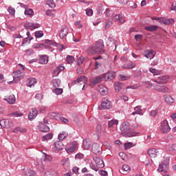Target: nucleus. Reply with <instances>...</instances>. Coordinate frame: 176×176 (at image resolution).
I'll return each instance as SVG.
<instances>
[{
	"label": "nucleus",
	"mask_w": 176,
	"mask_h": 176,
	"mask_svg": "<svg viewBox=\"0 0 176 176\" xmlns=\"http://www.w3.org/2000/svg\"><path fill=\"white\" fill-rule=\"evenodd\" d=\"M121 131L125 133L126 137H135L138 133L130 131V124L129 122H122L120 127Z\"/></svg>",
	"instance_id": "nucleus-1"
},
{
	"label": "nucleus",
	"mask_w": 176,
	"mask_h": 176,
	"mask_svg": "<svg viewBox=\"0 0 176 176\" xmlns=\"http://www.w3.org/2000/svg\"><path fill=\"white\" fill-rule=\"evenodd\" d=\"M94 46L95 47V49H96V52H98V54H102L104 53V41L99 40L96 41Z\"/></svg>",
	"instance_id": "nucleus-2"
},
{
	"label": "nucleus",
	"mask_w": 176,
	"mask_h": 176,
	"mask_svg": "<svg viewBox=\"0 0 176 176\" xmlns=\"http://www.w3.org/2000/svg\"><path fill=\"white\" fill-rule=\"evenodd\" d=\"M171 128H170V125H168V121L167 120H164L161 122V131L163 133H170Z\"/></svg>",
	"instance_id": "nucleus-3"
},
{
	"label": "nucleus",
	"mask_w": 176,
	"mask_h": 176,
	"mask_svg": "<svg viewBox=\"0 0 176 176\" xmlns=\"http://www.w3.org/2000/svg\"><path fill=\"white\" fill-rule=\"evenodd\" d=\"M87 82V78L85 76H81L78 77L76 80L72 82L73 85H83L82 90H85V83Z\"/></svg>",
	"instance_id": "nucleus-4"
},
{
	"label": "nucleus",
	"mask_w": 176,
	"mask_h": 176,
	"mask_svg": "<svg viewBox=\"0 0 176 176\" xmlns=\"http://www.w3.org/2000/svg\"><path fill=\"white\" fill-rule=\"evenodd\" d=\"M76 148H78V142H71L65 148L67 153H74L75 151H76Z\"/></svg>",
	"instance_id": "nucleus-5"
},
{
	"label": "nucleus",
	"mask_w": 176,
	"mask_h": 176,
	"mask_svg": "<svg viewBox=\"0 0 176 176\" xmlns=\"http://www.w3.org/2000/svg\"><path fill=\"white\" fill-rule=\"evenodd\" d=\"M63 146H64V144H63V142L59 140L56 143H54L52 147V151L55 152V153H58L60 151H63Z\"/></svg>",
	"instance_id": "nucleus-6"
},
{
	"label": "nucleus",
	"mask_w": 176,
	"mask_h": 176,
	"mask_svg": "<svg viewBox=\"0 0 176 176\" xmlns=\"http://www.w3.org/2000/svg\"><path fill=\"white\" fill-rule=\"evenodd\" d=\"M112 108V102L107 98H104L101 103L102 109H111Z\"/></svg>",
	"instance_id": "nucleus-7"
},
{
	"label": "nucleus",
	"mask_w": 176,
	"mask_h": 176,
	"mask_svg": "<svg viewBox=\"0 0 176 176\" xmlns=\"http://www.w3.org/2000/svg\"><path fill=\"white\" fill-rule=\"evenodd\" d=\"M93 160L94 162H95L96 164L98 166L99 168H104V167H105L104 160L100 157H95L93 158Z\"/></svg>",
	"instance_id": "nucleus-8"
},
{
	"label": "nucleus",
	"mask_w": 176,
	"mask_h": 176,
	"mask_svg": "<svg viewBox=\"0 0 176 176\" xmlns=\"http://www.w3.org/2000/svg\"><path fill=\"white\" fill-rule=\"evenodd\" d=\"M168 167V164H164V163L160 164L159 166V168H157V171L158 173H160V172L164 173L162 175L168 176V175L166 174L167 173V170H167Z\"/></svg>",
	"instance_id": "nucleus-9"
},
{
	"label": "nucleus",
	"mask_w": 176,
	"mask_h": 176,
	"mask_svg": "<svg viewBox=\"0 0 176 176\" xmlns=\"http://www.w3.org/2000/svg\"><path fill=\"white\" fill-rule=\"evenodd\" d=\"M69 29L66 25L62 26L60 32L59 33V37L60 39H64L67 35H68V31Z\"/></svg>",
	"instance_id": "nucleus-10"
},
{
	"label": "nucleus",
	"mask_w": 176,
	"mask_h": 176,
	"mask_svg": "<svg viewBox=\"0 0 176 176\" xmlns=\"http://www.w3.org/2000/svg\"><path fill=\"white\" fill-rule=\"evenodd\" d=\"M156 54V52H155L153 50H146L143 53V56L146 57V58H149V60H152L155 58V56Z\"/></svg>",
	"instance_id": "nucleus-11"
},
{
	"label": "nucleus",
	"mask_w": 176,
	"mask_h": 176,
	"mask_svg": "<svg viewBox=\"0 0 176 176\" xmlns=\"http://www.w3.org/2000/svg\"><path fill=\"white\" fill-rule=\"evenodd\" d=\"M168 80V76H161L158 77L156 80H154V81L156 83H159V85H164V83H167Z\"/></svg>",
	"instance_id": "nucleus-12"
},
{
	"label": "nucleus",
	"mask_w": 176,
	"mask_h": 176,
	"mask_svg": "<svg viewBox=\"0 0 176 176\" xmlns=\"http://www.w3.org/2000/svg\"><path fill=\"white\" fill-rule=\"evenodd\" d=\"M102 148L100 144L95 143L92 144V152L95 155H100L101 153Z\"/></svg>",
	"instance_id": "nucleus-13"
},
{
	"label": "nucleus",
	"mask_w": 176,
	"mask_h": 176,
	"mask_svg": "<svg viewBox=\"0 0 176 176\" xmlns=\"http://www.w3.org/2000/svg\"><path fill=\"white\" fill-rule=\"evenodd\" d=\"M38 129L42 133H49L50 131V128H49L46 124L43 122L39 123Z\"/></svg>",
	"instance_id": "nucleus-14"
},
{
	"label": "nucleus",
	"mask_w": 176,
	"mask_h": 176,
	"mask_svg": "<svg viewBox=\"0 0 176 176\" xmlns=\"http://www.w3.org/2000/svg\"><path fill=\"white\" fill-rule=\"evenodd\" d=\"M44 174L45 176H56L57 175V172L52 168H47L44 170Z\"/></svg>",
	"instance_id": "nucleus-15"
},
{
	"label": "nucleus",
	"mask_w": 176,
	"mask_h": 176,
	"mask_svg": "<svg viewBox=\"0 0 176 176\" xmlns=\"http://www.w3.org/2000/svg\"><path fill=\"white\" fill-rule=\"evenodd\" d=\"M97 90L102 96H107L108 94V88L104 85H98Z\"/></svg>",
	"instance_id": "nucleus-16"
},
{
	"label": "nucleus",
	"mask_w": 176,
	"mask_h": 176,
	"mask_svg": "<svg viewBox=\"0 0 176 176\" xmlns=\"http://www.w3.org/2000/svg\"><path fill=\"white\" fill-rule=\"evenodd\" d=\"M38 116V110L36 109H32V111L28 114L29 120H34Z\"/></svg>",
	"instance_id": "nucleus-17"
},
{
	"label": "nucleus",
	"mask_w": 176,
	"mask_h": 176,
	"mask_svg": "<svg viewBox=\"0 0 176 176\" xmlns=\"http://www.w3.org/2000/svg\"><path fill=\"white\" fill-rule=\"evenodd\" d=\"M148 155L150 156V157L155 159V157H157L158 155H160L159 150L151 148L148 151Z\"/></svg>",
	"instance_id": "nucleus-18"
},
{
	"label": "nucleus",
	"mask_w": 176,
	"mask_h": 176,
	"mask_svg": "<svg viewBox=\"0 0 176 176\" xmlns=\"http://www.w3.org/2000/svg\"><path fill=\"white\" fill-rule=\"evenodd\" d=\"M160 23L161 24H164V25H171L175 23L174 19H160Z\"/></svg>",
	"instance_id": "nucleus-19"
},
{
	"label": "nucleus",
	"mask_w": 176,
	"mask_h": 176,
	"mask_svg": "<svg viewBox=\"0 0 176 176\" xmlns=\"http://www.w3.org/2000/svg\"><path fill=\"white\" fill-rule=\"evenodd\" d=\"M3 100L8 104H13L16 102V96H14V95H10L7 98H4Z\"/></svg>",
	"instance_id": "nucleus-20"
},
{
	"label": "nucleus",
	"mask_w": 176,
	"mask_h": 176,
	"mask_svg": "<svg viewBox=\"0 0 176 176\" xmlns=\"http://www.w3.org/2000/svg\"><path fill=\"white\" fill-rule=\"evenodd\" d=\"M113 20L120 24H123L124 23V16L122 14H116L114 16Z\"/></svg>",
	"instance_id": "nucleus-21"
},
{
	"label": "nucleus",
	"mask_w": 176,
	"mask_h": 176,
	"mask_svg": "<svg viewBox=\"0 0 176 176\" xmlns=\"http://www.w3.org/2000/svg\"><path fill=\"white\" fill-rule=\"evenodd\" d=\"M137 66V63L135 62H129L126 64H124L122 65V68H124L125 69H133V68H135Z\"/></svg>",
	"instance_id": "nucleus-22"
},
{
	"label": "nucleus",
	"mask_w": 176,
	"mask_h": 176,
	"mask_svg": "<svg viewBox=\"0 0 176 176\" xmlns=\"http://www.w3.org/2000/svg\"><path fill=\"white\" fill-rule=\"evenodd\" d=\"M87 53L88 54H99L97 52V50L96 49V47L94 45L89 46L87 49Z\"/></svg>",
	"instance_id": "nucleus-23"
},
{
	"label": "nucleus",
	"mask_w": 176,
	"mask_h": 176,
	"mask_svg": "<svg viewBox=\"0 0 176 176\" xmlns=\"http://www.w3.org/2000/svg\"><path fill=\"white\" fill-rule=\"evenodd\" d=\"M90 146H91V141H90L89 139L84 140L82 143V148L87 151L90 149Z\"/></svg>",
	"instance_id": "nucleus-24"
},
{
	"label": "nucleus",
	"mask_w": 176,
	"mask_h": 176,
	"mask_svg": "<svg viewBox=\"0 0 176 176\" xmlns=\"http://www.w3.org/2000/svg\"><path fill=\"white\" fill-rule=\"evenodd\" d=\"M100 82H102V77L101 75L91 79V83H92V85H98Z\"/></svg>",
	"instance_id": "nucleus-25"
},
{
	"label": "nucleus",
	"mask_w": 176,
	"mask_h": 176,
	"mask_svg": "<svg viewBox=\"0 0 176 176\" xmlns=\"http://www.w3.org/2000/svg\"><path fill=\"white\" fill-rule=\"evenodd\" d=\"M23 78H24V76L23 75V72H21V71L17 70L14 72V78L21 80Z\"/></svg>",
	"instance_id": "nucleus-26"
},
{
	"label": "nucleus",
	"mask_w": 176,
	"mask_h": 176,
	"mask_svg": "<svg viewBox=\"0 0 176 176\" xmlns=\"http://www.w3.org/2000/svg\"><path fill=\"white\" fill-rule=\"evenodd\" d=\"M9 120H0V126L3 127V129H9L10 125H9Z\"/></svg>",
	"instance_id": "nucleus-27"
},
{
	"label": "nucleus",
	"mask_w": 176,
	"mask_h": 176,
	"mask_svg": "<svg viewBox=\"0 0 176 176\" xmlns=\"http://www.w3.org/2000/svg\"><path fill=\"white\" fill-rule=\"evenodd\" d=\"M65 67L63 65H58L56 67V69L54 70L53 72V75L54 76H58L60 74V72H61V71H64Z\"/></svg>",
	"instance_id": "nucleus-28"
},
{
	"label": "nucleus",
	"mask_w": 176,
	"mask_h": 176,
	"mask_svg": "<svg viewBox=\"0 0 176 176\" xmlns=\"http://www.w3.org/2000/svg\"><path fill=\"white\" fill-rule=\"evenodd\" d=\"M164 98L165 100V102L166 104H174L175 100L170 95H164Z\"/></svg>",
	"instance_id": "nucleus-29"
},
{
	"label": "nucleus",
	"mask_w": 176,
	"mask_h": 176,
	"mask_svg": "<svg viewBox=\"0 0 176 176\" xmlns=\"http://www.w3.org/2000/svg\"><path fill=\"white\" fill-rule=\"evenodd\" d=\"M131 170V168L129 165L124 164L122 166L120 173H122V174H127V173H130Z\"/></svg>",
	"instance_id": "nucleus-30"
},
{
	"label": "nucleus",
	"mask_w": 176,
	"mask_h": 176,
	"mask_svg": "<svg viewBox=\"0 0 176 176\" xmlns=\"http://www.w3.org/2000/svg\"><path fill=\"white\" fill-rule=\"evenodd\" d=\"M23 176H35V171L31 169L24 170Z\"/></svg>",
	"instance_id": "nucleus-31"
},
{
	"label": "nucleus",
	"mask_w": 176,
	"mask_h": 176,
	"mask_svg": "<svg viewBox=\"0 0 176 176\" xmlns=\"http://www.w3.org/2000/svg\"><path fill=\"white\" fill-rule=\"evenodd\" d=\"M123 86H124V85L120 82L114 83V89H115L116 91H120V90L122 89V87H123Z\"/></svg>",
	"instance_id": "nucleus-32"
},
{
	"label": "nucleus",
	"mask_w": 176,
	"mask_h": 176,
	"mask_svg": "<svg viewBox=\"0 0 176 176\" xmlns=\"http://www.w3.org/2000/svg\"><path fill=\"white\" fill-rule=\"evenodd\" d=\"M12 132L14 133H21V134L24 133H27V129L25 128H21V127H16L13 129Z\"/></svg>",
	"instance_id": "nucleus-33"
},
{
	"label": "nucleus",
	"mask_w": 176,
	"mask_h": 176,
	"mask_svg": "<svg viewBox=\"0 0 176 176\" xmlns=\"http://www.w3.org/2000/svg\"><path fill=\"white\" fill-rule=\"evenodd\" d=\"M36 84V78H31L28 79V86L29 87H32L35 86Z\"/></svg>",
	"instance_id": "nucleus-34"
},
{
	"label": "nucleus",
	"mask_w": 176,
	"mask_h": 176,
	"mask_svg": "<svg viewBox=\"0 0 176 176\" xmlns=\"http://www.w3.org/2000/svg\"><path fill=\"white\" fill-rule=\"evenodd\" d=\"M48 62H49V57H47V56L44 55L41 56L40 61H39L40 64H47Z\"/></svg>",
	"instance_id": "nucleus-35"
},
{
	"label": "nucleus",
	"mask_w": 176,
	"mask_h": 176,
	"mask_svg": "<svg viewBox=\"0 0 176 176\" xmlns=\"http://www.w3.org/2000/svg\"><path fill=\"white\" fill-rule=\"evenodd\" d=\"M33 49H41L45 47V49H49V45H45L43 43H37L32 45Z\"/></svg>",
	"instance_id": "nucleus-36"
},
{
	"label": "nucleus",
	"mask_w": 176,
	"mask_h": 176,
	"mask_svg": "<svg viewBox=\"0 0 176 176\" xmlns=\"http://www.w3.org/2000/svg\"><path fill=\"white\" fill-rule=\"evenodd\" d=\"M67 137H68V133H67V132H62V133H59L58 135V138L59 141H63V140H65V138H67Z\"/></svg>",
	"instance_id": "nucleus-37"
},
{
	"label": "nucleus",
	"mask_w": 176,
	"mask_h": 176,
	"mask_svg": "<svg viewBox=\"0 0 176 176\" xmlns=\"http://www.w3.org/2000/svg\"><path fill=\"white\" fill-rule=\"evenodd\" d=\"M144 30L149 31L150 32H153L157 30V25L146 26Z\"/></svg>",
	"instance_id": "nucleus-38"
},
{
	"label": "nucleus",
	"mask_w": 176,
	"mask_h": 176,
	"mask_svg": "<svg viewBox=\"0 0 176 176\" xmlns=\"http://www.w3.org/2000/svg\"><path fill=\"white\" fill-rule=\"evenodd\" d=\"M53 138V133H49L48 134L43 135L41 138L42 141H49V140H52Z\"/></svg>",
	"instance_id": "nucleus-39"
},
{
	"label": "nucleus",
	"mask_w": 176,
	"mask_h": 176,
	"mask_svg": "<svg viewBox=\"0 0 176 176\" xmlns=\"http://www.w3.org/2000/svg\"><path fill=\"white\" fill-rule=\"evenodd\" d=\"M52 84L54 87H60V85H61V80L58 78H56L52 80Z\"/></svg>",
	"instance_id": "nucleus-40"
},
{
	"label": "nucleus",
	"mask_w": 176,
	"mask_h": 176,
	"mask_svg": "<svg viewBox=\"0 0 176 176\" xmlns=\"http://www.w3.org/2000/svg\"><path fill=\"white\" fill-rule=\"evenodd\" d=\"M160 93H171V90L166 86H161Z\"/></svg>",
	"instance_id": "nucleus-41"
},
{
	"label": "nucleus",
	"mask_w": 176,
	"mask_h": 176,
	"mask_svg": "<svg viewBox=\"0 0 176 176\" xmlns=\"http://www.w3.org/2000/svg\"><path fill=\"white\" fill-rule=\"evenodd\" d=\"M60 164H62V166H64V167H68V166H69V159L66 158L60 162Z\"/></svg>",
	"instance_id": "nucleus-42"
},
{
	"label": "nucleus",
	"mask_w": 176,
	"mask_h": 176,
	"mask_svg": "<svg viewBox=\"0 0 176 176\" xmlns=\"http://www.w3.org/2000/svg\"><path fill=\"white\" fill-rule=\"evenodd\" d=\"M25 14L26 16H34V10L31 8H26L25 10Z\"/></svg>",
	"instance_id": "nucleus-43"
},
{
	"label": "nucleus",
	"mask_w": 176,
	"mask_h": 176,
	"mask_svg": "<svg viewBox=\"0 0 176 176\" xmlns=\"http://www.w3.org/2000/svg\"><path fill=\"white\" fill-rule=\"evenodd\" d=\"M118 78H119L120 80H129V79H130V76L120 74Z\"/></svg>",
	"instance_id": "nucleus-44"
},
{
	"label": "nucleus",
	"mask_w": 176,
	"mask_h": 176,
	"mask_svg": "<svg viewBox=\"0 0 176 176\" xmlns=\"http://www.w3.org/2000/svg\"><path fill=\"white\" fill-rule=\"evenodd\" d=\"M89 167L91 168V170H94V171H98L100 168L98 167V166L94 164V163L91 162L89 164Z\"/></svg>",
	"instance_id": "nucleus-45"
},
{
	"label": "nucleus",
	"mask_w": 176,
	"mask_h": 176,
	"mask_svg": "<svg viewBox=\"0 0 176 176\" xmlns=\"http://www.w3.org/2000/svg\"><path fill=\"white\" fill-rule=\"evenodd\" d=\"M47 5H48V6H50V8H52V9H54V8H56V3H54V0L47 1Z\"/></svg>",
	"instance_id": "nucleus-46"
},
{
	"label": "nucleus",
	"mask_w": 176,
	"mask_h": 176,
	"mask_svg": "<svg viewBox=\"0 0 176 176\" xmlns=\"http://www.w3.org/2000/svg\"><path fill=\"white\" fill-rule=\"evenodd\" d=\"M118 123L119 121H118V120H111L108 123V127H113L115 124H118Z\"/></svg>",
	"instance_id": "nucleus-47"
},
{
	"label": "nucleus",
	"mask_w": 176,
	"mask_h": 176,
	"mask_svg": "<svg viewBox=\"0 0 176 176\" xmlns=\"http://www.w3.org/2000/svg\"><path fill=\"white\" fill-rule=\"evenodd\" d=\"M66 61L67 63V64H72V63H74V61H75V58H74V56H67L66 58Z\"/></svg>",
	"instance_id": "nucleus-48"
},
{
	"label": "nucleus",
	"mask_w": 176,
	"mask_h": 176,
	"mask_svg": "<svg viewBox=\"0 0 176 176\" xmlns=\"http://www.w3.org/2000/svg\"><path fill=\"white\" fill-rule=\"evenodd\" d=\"M140 87H141V85H140L139 84H135L133 85L126 86V89H133V90H137V89Z\"/></svg>",
	"instance_id": "nucleus-49"
},
{
	"label": "nucleus",
	"mask_w": 176,
	"mask_h": 176,
	"mask_svg": "<svg viewBox=\"0 0 176 176\" xmlns=\"http://www.w3.org/2000/svg\"><path fill=\"white\" fill-rule=\"evenodd\" d=\"M53 93H55V94H56V96H60V94H63V89L56 87L53 90Z\"/></svg>",
	"instance_id": "nucleus-50"
},
{
	"label": "nucleus",
	"mask_w": 176,
	"mask_h": 176,
	"mask_svg": "<svg viewBox=\"0 0 176 176\" xmlns=\"http://www.w3.org/2000/svg\"><path fill=\"white\" fill-rule=\"evenodd\" d=\"M108 41H109V42H112L113 47H114L115 49H116V47H118V46L116 45V44L118 43V41H116V40H113V38L112 37H109Z\"/></svg>",
	"instance_id": "nucleus-51"
},
{
	"label": "nucleus",
	"mask_w": 176,
	"mask_h": 176,
	"mask_svg": "<svg viewBox=\"0 0 176 176\" xmlns=\"http://www.w3.org/2000/svg\"><path fill=\"white\" fill-rule=\"evenodd\" d=\"M150 72H151V74H153V75H160V71L155 69V68H152L151 67L149 69Z\"/></svg>",
	"instance_id": "nucleus-52"
},
{
	"label": "nucleus",
	"mask_w": 176,
	"mask_h": 176,
	"mask_svg": "<svg viewBox=\"0 0 176 176\" xmlns=\"http://www.w3.org/2000/svg\"><path fill=\"white\" fill-rule=\"evenodd\" d=\"M104 28L105 30H108L111 25H112V22L109 19H107L104 22Z\"/></svg>",
	"instance_id": "nucleus-53"
},
{
	"label": "nucleus",
	"mask_w": 176,
	"mask_h": 176,
	"mask_svg": "<svg viewBox=\"0 0 176 176\" xmlns=\"http://www.w3.org/2000/svg\"><path fill=\"white\" fill-rule=\"evenodd\" d=\"M53 12H56V10H47L45 14L47 16H50V17H54V14H53Z\"/></svg>",
	"instance_id": "nucleus-54"
},
{
	"label": "nucleus",
	"mask_w": 176,
	"mask_h": 176,
	"mask_svg": "<svg viewBox=\"0 0 176 176\" xmlns=\"http://www.w3.org/2000/svg\"><path fill=\"white\" fill-rule=\"evenodd\" d=\"M107 74H109V78L110 80H112V79H115V76H116V73L114 72H107Z\"/></svg>",
	"instance_id": "nucleus-55"
},
{
	"label": "nucleus",
	"mask_w": 176,
	"mask_h": 176,
	"mask_svg": "<svg viewBox=\"0 0 176 176\" xmlns=\"http://www.w3.org/2000/svg\"><path fill=\"white\" fill-rule=\"evenodd\" d=\"M34 35L36 38H42L43 36V32L40 30V31H36L34 32Z\"/></svg>",
	"instance_id": "nucleus-56"
},
{
	"label": "nucleus",
	"mask_w": 176,
	"mask_h": 176,
	"mask_svg": "<svg viewBox=\"0 0 176 176\" xmlns=\"http://www.w3.org/2000/svg\"><path fill=\"white\" fill-rule=\"evenodd\" d=\"M134 111L137 113V115H142V109L140 106H137L134 108Z\"/></svg>",
	"instance_id": "nucleus-57"
},
{
	"label": "nucleus",
	"mask_w": 176,
	"mask_h": 176,
	"mask_svg": "<svg viewBox=\"0 0 176 176\" xmlns=\"http://www.w3.org/2000/svg\"><path fill=\"white\" fill-rule=\"evenodd\" d=\"M101 76H102V79H104L106 82L108 80H111L109 78V74H108V72L102 74Z\"/></svg>",
	"instance_id": "nucleus-58"
},
{
	"label": "nucleus",
	"mask_w": 176,
	"mask_h": 176,
	"mask_svg": "<svg viewBox=\"0 0 176 176\" xmlns=\"http://www.w3.org/2000/svg\"><path fill=\"white\" fill-rule=\"evenodd\" d=\"M150 86H154V88H153L154 90L155 91H159V93H160V89L162 87V85H153L152 83H150Z\"/></svg>",
	"instance_id": "nucleus-59"
},
{
	"label": "nucleus",
	"mask_w": 176,
	"mask_h": 176,
	"mask_svg": "<svg viewBox=\"0 0 176 176\" xmlns=\"http://www.w3.org/2000/svg\"><path fill=\"white\" fill-rule=\"evenodd\" d=\"M8 12H9V13L12 15V16H14V14L16 13V10H14V8H13L12 6H10L8 8Z\"/></svg>",
	"instance_id": "nucleus-60"
},
{
	"label": "nucleus",
	"mask_w": 176,
	"mask_h": 176,
	"mask_svg": "<svg viewBox=\"0 0 176 176\" xmlns=\"http://www.w3.org/2000/svg\"><path fill=\"white\" fill-rule=\"evenodd\" d=\"M85 12H86L87 16H89V17L93 16V10H91V8H87L85 10Z\"/></svg>",
	"instance_id": "nucleus-61"
},
{
	"label": "nucleus",
	"mask_w": 176,
	"mask_h": 176,
	"mask_svg": "<svg viewBox=\"0 0 176 176\" xmlns=\"http://www.w3.org/2000/svg\"><path fill=\"white\" fill-rule=\"evenodd\" d=\"M45 162H52L53 160V157L52 156L45 154V158H44Z\"/></svg>",
	"instance_id": "nucleus-62"
},
{
	"label": "nucleus",
	"mask_w": 176,
	"mask_h": 176,
	"mask_svg": "<svg viewBox=\"0 0 176 176\" xmlns=\"http://www.w3.org/2000/svg\"><path fill=\"white\" fill-rule=\"evenodd\" d=\"M157 112H159V108H156L155 110L151 111V116L155 118L157 115Z\"/></svg>",
	"instance_id": "nucleus-63"
},
{
	"label": "nucleus",
	"mask_w": 176,
	"mask_h": 176,
	"mask_svg": "<svg viewBox=\"0 0 176 176\" xmlns=\"http://www.w3.org/2000/svg\"><path fill=\"white\" fill-rule=\"evenodd\" d=\"M168 151H176V144H170L168 146Z\"/></svg>",
	"instance_id": "nucleus-64"
}]
</instances>
